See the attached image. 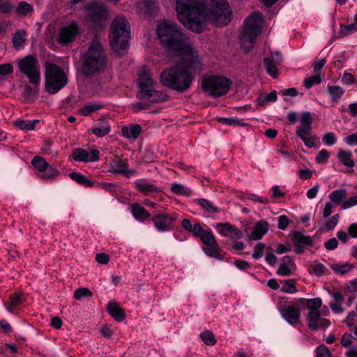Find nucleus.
Listing matches in <instances>:
<instances>
[{"instance_id":"c03bdc74","label":"nucleus","mask_w":357,"mask_h":357,"mask_svg":"<svg viewBox=\"0 0 357 357\" xmlns=\"http://www.w3.org/2000/svg\"><path fill=\"white\" fill-rule=\"evenodd\" d=\"M202 340L208 346H213L216 343V339L213 332L211 331H204L200 334Z\"/></svg>"},{"instance_id":"9d476101","label":"nucleus","mask_w":357,"mask_h":357,"mask_svg":"<svg viewBox=\"0 0 357 357\" xmlns=\"http://www.w3.org/2000/svg\"><path fill=\"white\" fill-rule=\"evenodd\" d=\"M17 66L20 71L28 77L30 84L40 83V65L36 56L28 55L19 59Z\"/></svg>"},{"instance_id":"aec40b11","label":"nucleus","mask_w":357,"mask_h":357,"mask_svg":"<svg viewBox=\"0 0 357 357\" xmlns=\"http://www.w3.org/2000/svg\"><path fill=\"white\" fill-rule=\"evenodd\" d=\"M137 97L139 99H144L151 102H162L168 99V96L165 93L151 88L148 90L140 91Z\"/></svg>"},{"instance_id":"dca6fc26","label":"nucleus","mask_w":357,"mask_h":357,"mask_svg":"<svg viewBox=\"0 0 357 357\" xmlns=\"http://www.w3.org/2000/svg\"><path fill=\"white\" fill-rule=\"evenodd\" d=\"M176 219V218L173 215L161 213L154 215L152 218V221L158 231H167L173 229L172 222L175 221Z\"/></svg>"},{"instance_id":"338daca9","label":"nucleus","mask_w":357,"mask_h":357,"mask_svg":"<svg viewBox=\"0 0 357 357\" xmlns=\"http://www.w3.org/2000/svg\"><path fill=\"white\" fill-rule=\"evenodd\" d=\"M194 236H195L196 237H200L206 231H204L202 226H201V224L197 222V223H195L192 227V229H191V231Z\"/></svg>"},{"instance_id":"f3484780","label":"nucleus","mask_w":357,"mask_h":357,"mask_svg":"<svg viewBox=\"0 0 357 357\" xmlns=\"http://www.w3.org/2000/svg\"><path fill=\"white\" fill-rule=\"evenodd\" d=\"M308 327L312 331L320 328H326L329 326L331 322L328 319L321 317L320 311L309 312L306 317Z\"/></svg>"},{"instance_id":"f8f14e48","label":"nucleus","mask_w":357,"mask_h":357,"mask_svg":"<svg viewBox=\"0 0 357 357\" xmlns=\"http://www.w3.org/2000/svg\"><path fill=\"white\" fill-rule=\"evenodd\" d=\"M84 15L87 21L94 26H102L109 15L107 8L98 3H89L86 5Z\"/></svg>"},{"instance_id":"473e14b6","label":"nucleus","mask_w":357,"mask_h":357,"mask_svg":"<svg viewBox=\"0 0 357 357\" xmlns=\"http://www.w3.org/2000/svg\"><path fill=\"white\" fill-rule=\"evenodd\" d=\"M264 63L267 73L273 78L278 77V70L277 66L279 64L276 63L273 59L269 57L264 58Z\"/></svg>"},{"instance_id":"603ef678","label":"nucleus","mask_w":357,"mask_h":357,"mask_svg":"<svg viewBox=\"0 0 357 357\" xmlns=\"http://www.w3.org/2000/svg\"><path fill=\"white\" fill-rule=\"evenodd\" d=\"M284 285L281 288L282 292L293 294L297 291L295 283L292 280H284Z\"/></svg>"},{"instance_id":"72a5a7b5","label":"nucleus","mask_w":357,"mask_h":357,"mask_svg":"<svg viewBox=\"0 0 357 357\" xmlns=\"http://www.w3.org/2000/svg\"><path fill=\"white\" fill-rule=\"evenodd\" d=\"M198 205H199L204 211L211 213H217L219 212L218 207H216L212 202L204 198H200L195 201Z\"/></svg>"},{"instance_id":"cd10ccee","label":"nucleus","mask_w":357,"mask_h":357,"mask_svg":"<svg viewBox=\"0 0 357 357\" xmlns=\"http://www.w3.org/2000/svg\"><path fill=\"white\" fill-rule=\"evenodd\" d=\"M268 227L269 225L266 221L257 222L250 236V238L255 241L261 239L268 232Z\"/></svg>"},{"instance_id":"4be33fe9","label":"nucleus","mask_w":357,"mask_h":357,"mask_svg":"<svg viewBox=\"0 0 357 357\" xmlns=\"http://www.w3.org/2000/svg\"><path fill=\"white\" fill-rule=\"evenodd\" d=\"M155 83V82L153 79L152 74H151L148 70L143 68L140 70L138 80L140 91L148 90L153 86Z\"/></svg>"},{"instance_id":"69168bd1","label":"nucleus","mask_w":357,"mask_h":357,"mask_svg":"<svg viewBox=\"0 0 357 357\" xmlns=\"http://www.w3.org/2000/svg\"><path fill=\"white\" fill-rule=\"evenodd\" d=\"M356 205H357V195L354 196L344 202L342 204V208L344 209H347Z\"/></svg>"},{"instance_id":"0e129e2a","label":"nucleus","mask_w":357,"mask_h":357,"mask_svg":"<svg viewBox=\"0 0 357 357\" xmlns=\"http://www.w3.org/2000/svg\"><path fill=\"white\" fill-rule=\"evenodd\" d=\"M156 1L157 0H142V3L147 13H151L155 10Z\"/></svg>"},{"instance_id":"6ab92c4d","label":"nucleus","mask_w":357,"mask_h":357,"mask_svg":"<svg viewBox=\"0 0 357 357\" xmlns=\"http://www.w3.org/2000/svg\"><path fill=\"white\" fill-rule=\"evenodd\" d=\"M282 317L291 325L296 326L301 322V312L297 305H288L280 310Z\"/></svg>"},{"instance_id":"9b49d317","label":"nucleus","mask_w":357,"mask_h":357,"mask_svg":"<svg viewBox=\"0 0 357 357\" xmlns=\"http://www.w3.org/2000/svg\"><path fill=\"white\" fill-rule=\"evenodd\" d=\"M312 118L310 112H305L301 114L300 125L297 127L296 134L301 138L307 147L312 148L316 146L318 138L312 135Z\"/></svg>"},{"instance_id":"13d9d810","label":"nucleus","mask_w":357,"mask_h":357,"mask_svg":"<svg viewBox=\"0 0 357 357\" xmlns=\"http://www.w3.org/2000/svg\"><path fill=\"white\" fill-rule=\"evenodd\" d=\"M13 6L9 1L0 2V13L8 15L11 13Z\"/></svg>"},{"instance_id":"58836bf2","label":"nucleus","mask_w":357,"mask_h":357,"mask_svg":"<svg viewBox=\"0 0 357 357\" xmlns=\"http://www.w3.org/2000/svg\"><path fill=\"white\" fill-rule=\"evenodd\" d=\"M24 301V297L22 294H15L10 295V303L6 304V308L9 312H13L14 307L23 303Z\"/></svg>"},{"instance_id":"bb28decb","label":"nucleus","mask_w":357,"mask_h":357,"mask_svg":"<svg viewBox=\"0 0 357 357\" xmlns=\"http://www.w3.org/2000/svg\"><path fill=\"white\" fill-rule=\"evenodd\" d=\"M142 132V128L139 124H130L123 126L121 135L127 139H136Z\"/></svg>"},{"instance_id":"052dcab7","label":"nucleus","mask_w":357,"mask_h":357,"mask_svg":"<svg viewBox=\"0 0 357 357\" xmlns=\"http://www.w3.org/2000/svg\"><path fill=\"white\" fill-rule=\"evenodd\" d=\"M317 357H331V351L325 345H321L317 349Z\"/></svg>"},{"instance_id":"e433bc0d","label":"nucleus","mask_w":357,"mask_h":357,"mask_svg":"<svg viewBox=\"0 0 357 357\" xmlns=\"http://www.w3.org/2000/svg\"><path fill=\"white\" fill-rule=\"evenodd\" d=\"M69 176L72 180L76 181L77 183L82 185L85 187H92L93 185V181H91L86 176L80 173L71 172L69 174Z\"/></svg>"},{"instance_id":"774afa93","label":"nucleus","mask_w":357,"mask_h":357,"mask_svg":"<svg viewBox=\"0 0 357 357\" xmlns=\"http://www.w3.org/2000/svg\"><path fill=\"white\" fill-rule=\"evenodd\" d=\"M338 242L335 238H331L325 242V248L328 250H333L337 247Z\"/></svg>"},{"instance_id":"b1692460","label":"nucleus","mask_w":357,"mask_h":357,"mask_svg":"<svg viewBox=\"0 0 357 357\" xmlns=\"http://www.w3.org/2000/svg\"><path fill=\"white\" fill-rule=\"evenodd\" d=\"M337 158L342 165L349 169L348 172H354L353 168L355 166V161L352 158L351 152L340 149L337 153Z\"/></svg>"},{"instance_id":"864d4df0","label":"nucleus","mask_w":357,"mask_h":357,"mask_svg":"<svg viewBox=\"0 0 357 357\" xmlns=\"http://www.w3.org/2000/svg\"><path fill=\"white\" fill-rule=\"evenodd\" d=\"M218 121L225 124V125H229V126H245L247 124L245 123H241L240 120L237 118H220L218 119Z\"/></svg>"},{"instance_id":"4d7b16f0","label":"nucleus","mask_w":357,"mask_h":357,"mask_svg":"<svg viewBox=\"0 0 357 357\" xmlns=\"http://www.w3.org/2000/svg\"><path fill=\"white\" fill-rule=\"evenodd\" d=\"M322 140L326 145L332 146L336 143L337 138L333 132H327L324 135Z\"/></svg>"},{"instance_id":"79ce46f5","label":"nucleus","mask_w":357,"mask_h":357,"mask_svg":"<svg viewBox=\"0 0 357 357\" xmlns=\"http://www.w3.org/2000/svg\"><path fill=\"white\" fill-rule=\"evenodd\" d=\"M328 91L333 102H337L344 93L343 89L339 86H329L328 87Z\"/></svg>"},{"instance_id":"393cba45","label":"nucleus","mask_w":357,"mask_h":357,"mask_svg":"<svg viewBox=\"0 0 357 357\" xmlns=\"http://www.w3.org/2000/svg\"><path fill=\"white\" fill-rule=\"evenodd\" d=\"M295 267V264L292 258L286 255L282 258V263L277 270V273L282 276H289L292 273V269Z\"/></svg>"},{"instance_id":"ea45409f","label":"nucleus","mask_w":357,"mask_h":357,"mask_svg":"<svg viewBox=\"0 0 357 357\" xmlns=\"http://www.w3.org/2000/svg\"><path fill=\"white\" fill-rule=\"evenodd\" d=\"M102 105L99 103H89L82 107L79 112L84 116H89L91 114L99 110Z\"/></svg>"},{"instance_id":"a878e982","label":"nucleus","mask_w":357,"mask_h":357,"mask_svg":"<svg viewBox=\"0 0 357 357\" xmlns=\"http://www.w3.org/2000/svg\"><path fill=\"white\" fill-rule=\"evenodd\" d=\"M15 13L20 17H31L34 13L33 6L25 1H21L15 8Z\"/></svg>"},{"instance_id":"c85d7f7f","label":"nucleus","mask_w":357,"mask_h":357,"mask_svg":"<svg viewBox=\"0 0 357 357\" xmlns=\"http://www.w3.org/2000/svg\"><path fill=\"white\" fill-rule=\"evenodd\" d=\"M108 313L117 321H123L126 317V313L123 308L119 306L116 302H109L107 305Z\"/></svg>"},{"instance_id":"ddd939ff","label":"nucleus","mask_w":357,"mask_h":357,"mask_svg":"<svg viewBox=\"0 0 357 357\" xmlns=\"http://www.w3.org/2000/svg\"><path fill=\"white\" fill-rule=\"evenodd\" d=\"M80 33V29L78 24L73 22L59 29L56 40L59 44L63 45L70 44Z\"/></svg>"},{"instance_id":"a18cd8bd","label":"nucleus","mask_w":357,"mask_h":357,"mask_svg":"<svg viewBox=\"0 0 357 357\" xmlns=\"http://www.w3.org/2000/svg\"><path fill=\"white\" fill-rule=\"evenodd\" d=\"M26 31L24 30L17 31L13 37V44L15 48H18L25 42Z\"/></svg>"},{"instance_id":"8fccbe9b","label":"nucleus","mask_w":357,"mask_h":357,"mask_svg":"<svg viewBox=\"0 0 357 357\" xmlns=\"http://www.w3.org/2000/svg\"><path fill=\"white\" fill-rule=\"evenodd\" d=\"M322 305V301L319 298H311L307 300V307L312 311H320L319 308Z\"/></svg>"},{"instance_id":"f03ea898","label":"nucleus","mask_w":357,"mask_h":357,"mask_svg":"<svg viewBox=\"0 0 357 357\" xmlns=\"http://www.w3.org/2000/svg\"><path fill=\"white\" fill-rule=\"evenodd\" d=\"M157 33L161 43L172 50L176 56L196 52L175 22H161L158 25Z\"/></svg>"},{"instance_id":"1a4fd4ad","label":"nucleus","mask_w":357,"mask_h":357,"mask_svg":"<svg viewBox=\"0 0 357 357\" xmlns=\"http://www.w3.org/2000/svg\"><path fill=\"white\" fill-rule=\"evenodd\" d=\"M231 82L222 76H209L203 78L202 88L208 95L218 98L226 94Z\"/></svg>"},{"instance_id":"37998d69","label":"nucleus","mask_w":357,"mask_h":357,"mask_svg":"<svg viewBox=\"0 0 357 357\" xmlns=\"http://www.w3.org/2000/svg\"><path fill=\"white\" fill-rule=\"evenodd\" d=\"M59 174V172L54 165H48L47 169L40 174V177L44 179H54Z\"/></svg>"},{"instance_id":"bf43d9fd","label":"nucleus","mask_w":357,"mask_h":357,"mask_svg":"<svg viewBox=\"0 0 357 357\" xmlns=\"http://www.w3.org/2000/svg\"><path fill=\"white\" fill-rule=\"evenodd\" d=\"M339 218L340 215L335 214L333 215L330 219H328V220H327L325 223V227H326V229L330 230L334 228L337 225Z\"/></svg>"},{"instance_id":"3c124183","label":"nucleus","mask_w":357,"mask_h":357,"mask_svg":"<svg viewBox=\"0 0 357 357\" xmlns=\"http://www.w3.org/2000/svg\"><path fill=\"white\" fill-rule=\"evenodd\" d=\"M321 82V74H316L306 78L304 80V85L306 88L310 89L314 84H318Z\"/></svg>"},{"instance_id":"5701e85b","label":"nucleus","mask_w":357,"mask_h":357,"mask_svg":"<svg viewBox=\"0 0 357 357\" xmlns=\"http://www.w3.org/2000/svg\"><path fill=\"white\" fill-rule=\"evenodd\" d=\"M31 84H24L20 86L22 89V96L28 102H33L36 98L40 83Z\"/></svg>"},{"instance_id":"a19ab883","label":"nucleus","mask_w":357,"mask_h":357,"mask_svg":"<svg viewBox=\"0 0 357 357\" xmlns=\"http://www.w3.org/2000/svg\"><path fill=\"white\" fill-rule=\"evenodd\" d=\"M31 164L40 174L44 172L49 165L43 158L38 155L33 158Z\"/></svg>"},{"instance_id":"6e6552de","label":"nucleus","mask_w":357,"mask_h":357,"mask_svg":"<svg viewBox=\"0 0 357 357\" xmlns=\"http://www.w3.org/2000/svg\"><path fill=\"white\" fill-rule=\"evenodd\" d=\"M45 89L50 94H55L68 84V79L59 66L46 62L45 66Z\"/></svg>"},{"instance_id":"49530a36","label":"nucleus","mask_w":357,"mask_h":357,"mask_svg":"<svg viewBox=\"0 0 357 357\" xmlns=\"http://www.w3.org/2000/svg\"><path fill=\"white\" fill-rule=\"evenodd\" d=\"M277 100V93L275 91H271L264 96H260L257 99L259 105L264 106L269 102H275Z\"/></svg>"},{"instance_id":"f704fd0d","label":"nucleus","mask_w":357,"mask_h":357,"mask_svg":"<svg viewBox=\"0 0 357 357\" xmlns=\"http://www.w3.org/2000/svg\"><path fill=\"white\" fill-rule=\"evenodd\" d=\"M135 187L139 191L143 192L146 195L157 192L158 190V188L155 185L149 183L145 181L135 182Z\"/></svg>"},{"instance_id":"de8ad7c7","label":"nucleus","mask_w":357,"mask_h":357,"mask_svg":"<svg viewBox=\"0 0 357 357\" xmlns=\"http://www.w3.org/2000/svg\"><path fill=\"white\" fill-rule=\"evenodd\" d=\"M171 190L174 193L190 196L192 194L190 189L186 188L185 185L174 183L172 185Z\"/></svg>"},{"instance_id":"7ed1b4c3","label":"nucleus","mask_w":357,"mask_h":357,"mask_svg":"<svg viewBox=\"0 0 357 357\" xmlns=\"http://www.w3.org/2000/svg\"><path fill=\"white\" fill-rule=\"evenodd\" d=\"M196 13L203 21V31L206 22H211L217 26L227 25L232 19V12L226 0H197Z\"/></svg>"},{"instance_id":"e2e57ef3","label":"nucleus","mask_w":357,"mask_h":357,"mask_svg":"<svg viewBox=\"0 0 357 357\" xmlns=\"http://www.w3.org/2000/svg\"><path fill=\"white\" fill-rule=\"evenodd\" d=\"M265 248V245L263 243H259L256 245L252 257L255 259H258L263 255V252Z\"/></svg>"},{"instance_id":"f257e3e1","label":"nucleus","mask_w":357,"mask_h":357,"mask_svg":"<svg viewBox=\"0 0 357 357\" xmlns=\"http://www.w3.org/2000/svg\"><path fill=\"white\" fill-rule=\"evenodd\" d=\"M177 56L181 57V61L176 66L162 71L160 82L176 92L183 93L191 87L195 78V70L201 69L202 59L197 51Z\"/></svg>"},{"instance_id":"6e6d98bb","label":"nucleus","mask_w":357,"mask_h":357,"mask_svg":"<svg viewBox=\"0 0 357 357\" xmlns=\"http://www.w3.org/2000/svg\"><path fill=\"white\" fill-rule=\"evenodd\" d=\"M353 266L351 264H345L342 265H334L332 266V269L335 271L337 273L340 274H345L349 273L352 268Z\"/></svg>"},{"instance_id":"680f3d73","label":"nucleus","mask_w":357,"mask_h":357,"mask_svg":"<svg viewBox=\"0 0 357 357\" xmlns=\"http://www.w3.org/2000/svg\"><path fill=\"white\" fill-rule=\"evenodd\" d=\"M311 268L312 270V272L317 276L322 275L326 269L324 265L319 262H316L313 266H312Z\"/></svg>"},{"instance_id":"09e8293b","label":"nucleus","mask_w":357,"mask_h":357,"mask_svg":"<svg viewBox=\"0 0 357 357\" xmlns=\"http://www.w3.org/2000/svg\"><path fill=\"white\" fill-rule=\"evenodd\" d=\"M92 296V291L86 287H82L76 289L73 295L74 298L76 300H81L84 298H91Z\"/></svg>"},{"instance_id":"0eeeda50","label":"nucleus","mask_w":357,"mask_h":357,"mask_svg":"<svg viewBox=\"0 0 357 357\" xmlns=\"http://www.w3.org/2000/svg\"><path fill=\"white\" fill-rule=\"evenodd\" d=\"M262 25L263 15L258 12L251 14L245 20L244 27L241 33V46L245 52L252 48L261 34Z\"/></svg>"},{"instance_id":"c9c22d12","label":"nucleus","mask_w":357,"mask_h":357,"mask_svg":"<svg viewBox=\"0 0 357 357\" xmlns=\"http://www.w3.org/2000/svg\"><path fill=\"white\" fill-rule=\"evenodd\" d=\"M293 241L297 244H303L305 245H311L312 239L310 236H305L302 232L295 231L292 233Z\"/></svg>"},{"instance_id":"423d86ee","label":"nucleus","mask_w":357,"mask_h":357,"mask_svg":"<svg viewBox=\"0 0 357 357\" xmlns=\"http://www.w3.org/2000/svg\"><path fill=\"white\" fill-rule=\"evenodd\" d=\"M130 29L128 21L123 16L116 17L111 24L109 45L117 54H122L128 47Z\"/></svg>"},{"instance_id":"a211bd4d","label":"nucleus","mask_w":357,"mask_h":357,"mask_svg":"<svg viewBox=\"0 0 357 357\" xmlns=\"http://www.w3.org/2000/svg\"><path fill=\"white\" fill-rule=\"evenodd\" d=\"M73 158L77 162H90L99 160V151L97 149H91L90 152L82 149L77 148L73 151Z\"/></svg>"},{"instance_id":"20e7f679","label":"nucleus","mask_w":357,"mask_h":357,"mask_svg":"<svg viewBox=\"0 0 357 357\" xmlns=\"http://www.w3.org/2000/svg\"><path fill=\"white\" fill-rule=\"evenodd\" d=\"M107 63V57L100 40L94 38L89 49L83 55L82 72L89 75L105 69Z\"/></svg>"},{"instance_id":"4468645a","label":"nucleus","mask_w":357,"mask_h":357,"mask_svg":"<svg viewBox=\"0 0 357 357\" xmlns=\"http://www.w3.org/2000/svg\"><path fill=\"white\" fill-rule=\"evenodd\" d=\"M199 238L206 245L203 250L207 255L220 260L223 259L220 253L219 245L211 230L206 231Z\"/></svg>"},{"instance_id":"7c9ffc66","label":"nucleus","mask_w":357,"mask_h":357,"mask_svg":"<svg viewBox=\"0 0 357 357\" xmlns=\"http://www.w3.org/2000/svg\"><path fill=\"white\" fill-rule=\"evenodd\" d=\"M131 213L134 218L139 221H144L150 217V213L138 204L131 205Z\"/></svg>"},{"instance_id":"412c9836","label":"nucleus","mask_w":357,"mask_h":357,"mask_svg":"<svg viewBox=\"0 0 357 357\" xmlns=\"http://www.w3.org/2000/svg\"><path fill=\"white\" fill-rule=\"evenodd\" d=\"M215 228L222 236L230 237L234 240H238L243 237V232L230 223H218Z\"/></svg>"},{"instance_id":"c756f323","label":"nucleus","mask_w":357,"mask_h":357,"mask_svg":"<svg viewBox=\"0 0 357 357\" xmlns=\"http://www.w3.org/2000/svg\"><path fill=\"white\" fill-rule=\"evenodd\" d=\"M110 126L105 120H99L96 125L92 128L91 132L97 137H101L107 135L110 132Z\"/></svg>"},{"instance_id":"2eb2a0df","label":"nucleus","mask_w":357,"mask_h":357,"mask_svg":"<svg viewBox=\"0 0 357 357\" xmlns=\"http://www.w3.org/2000/svg\"><path fill=\"white\" fill-rule=\"evenodd\" d=\"M109 172L113 174H123L126 177H130L136 174L135 169L128 168L127 160H122L117 156H115V158L110 162Z\"/></svg>"},{"instance_id":"5fc2aeb1","label":"nucleus","mask_w":357,"mask_h":357,"mask_svg":"<svg viewBox=\"0 0 357 357\" xmlns=\"http://www.w3.org/2000/svg\"><path fill=\"white\" fill-rule=\"evenodd\" d=\"M330 153L326 149L321 150L317 155L315 160L318 164H323L327 162Z\"/></svg>"},{"instance_id":"39448f33","label":"nucleus","mask_w":357,"mask_h":357,"mask_svg":"<svg viewBox=\"0 0 357 357\" xmlns=\"http://www.w3.org/2000/svg\"><path fill=\"white\" fill-rule=\"evenodd\" d=\"M197 0H176V10L178 20L188 29L200 33L203 32V21L196 13Z\"/></svg>"},{"instance_id":"2f4dec72","label":"nucleus","mask_w":357,"mask_h":357,"mask_svg":"<svg viewBox=\"0 0 357 357\" xmlns=\"http://www.w3.org/2000/svg\"><path fill=\"white\" fill-rule=\"evenodd\" d=\"M347 197V190L346 189H338L331 192L328 198L331 202L335 206L340 205Z\"/></svg>"},{"instance_id":"4c0bfd02","label":"nucleus","mask_w":357,"mask_h":357,"mask_svg":"<svg viewBox=\"0 0 357 357\" xmlns=\"http://www.w3.org/2000/svg\"><path fill=\"white\" fill-rule=\"evenodd\" d=\"M39 123L38 120L26 121L18 119L14 122V125L20 130H32L35 129L36 125Z\"/></svg>"}]
</instances>
